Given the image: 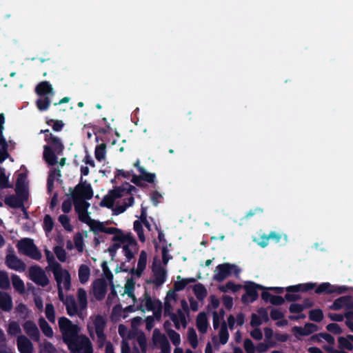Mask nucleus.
Segmentation results:
<instances>
[{"label":"nucleus","mask_w":353,"mask_h":353,"mask_svg":"<svg viewBox=\"0 0 353 353\" xmlns=\"http://www.w3.org/2000/svg\"><path fill=\"white\" fill-rule=\"evenodd\" d=\"M58 323L63 341L71 352H79L81 349H83V353H92L90 340L85 334H78L79 327L77 325L73 324L65 316L59 317Z\"/></svg>","instance_id":"1"},{"label":"nucleus","mask_w":353,"mask_h":353,"mask_svg":"<svg viewBox=\"0 0 353 353\" xmlns=\"http://www.w3.org/2000/svg\"><path fill=\"white\" fill-rule=\"evenodd\" d=\"M137 190H138L137 188L131 185L129 182H125L122 185L116 186L114 189L109 190L101 201L100 205L112 208L116 199L122 198L125 193H132L133 191Z\"/></svg>","instance_id":"2"},{"label":"nucleus","mask_w":353,"mask_h":353,"mask_svg":"<svg viewBox=\"0 0 353 353\" xmlns=\"http://www.w3.org/2000/svg\"><path fill=\"white\" fill-rule=\"evenodd\" d=\"M53 274L57 283L59 299L64 303L65 301L61 283H64L65 290H68L71 286V276L70 272L63 270L59 263H55L53 268Z\"/></svg>","instance_id":"3"},{"label":"nucleus","mask_w":353,"mask_h":353,"mask_svg":"<svg viewBox=\"0 0 353 353\" xmlns=\"http://www.w3.org/2000/svg\"><path fill=\"white\" fill-rule=\"evenodd\" d=\"M16 247L21 254L37 261L41 259V252L34 244L32 239H28V237L21 239L17 243Z\"/></svg>","instance_id":"4"},{"label":"nucleus","mask_w":353,"mask_h":353,"mask_svg":"<svg viewBox=\"0 0 353 353\" xmlns=\"http://www.w3.org/2000/svg\"><path fill=\"white\" fill-rule=\"evenodd\" d=\"M241 272V270L235 263H223L219 264L216 267L214 273L213 274V281L218 283L223 282L225 279L234 274L238 276Z\"/></svg>","instance_id":"5"},{"label":"nucleus","mask_w":353,"mask_h":353,"mask_svg":"<svg viewBox=\"0 0 353 353\" xmlns=\"http://www.w3.org/2000/svg\"><path fill=\"white\" fill-rule=\"evenodd\" d=\"M93 196V191L92 185L88 183L87 181H83L81 177L80 182L75 187L74 191L72 192V198L75 200H90Z\"/></svg>","instance_id":"6"},{"label":"nucleus","mask_w":353,"mask_h":353,"mask_svg":"<svg viewBox=\"0 0 353 353\" xmlns=\"http://www.w3.org/2000/svg\"><path fill=\"white\" fill-rule=\"evenodd\" d=\"M245 291L241 297L243 303H253L259 298L258 290H264L265 287L252 281L245 282L242 286Z\"/></svg>","instance_id":"7"},{"label":"nucleus","mask_w":353,"mask_h":353,"mask_svg":"<svg viewBox=\"0 0 353 353\" xmlns=\"http://www.w3.org/2000/svg\"><path fill=\"white\" fill-rule=\"evenodd\" d=\"M350 290H353V287L346 285H332L330 283H322L319 284L316 289L317 294H345Z\"/></svg>","instance_id":"8"},{"label":"nucleus","mask_w":353,"mask_h":353,"mask_svg":"<svg viewBox=\"0 0 353 353\" xmlns=\"http://www.w3.org/2000/svg\"><path fill=\"white\" fill-rule=\"evenodd\" d=\"M29 274L30 279L37 285L46 287L50 283L46 272L40 266H31L29 269Z\"/></svg>","instance_id":"9"},{"label":"nucleus","mask_w":353,"mask_h":353,"mask_svg":"<svg viewBox=\"0 0 353 353\" xmlns=\"http://www.w3.org/2000/svg\"><path fill=\"white\" fill-rule=\"evenodd\" d=\"M152 271L154 275L155 279L150 280L148 283H154L157 286L163 285L166 281L167 272L162 268L161 264L154 259L152 262Z\"/></svg>","instance_id":"10"},{"label":"nucleus","mask_w":353,"mask_h":353,"mask_svg":"<svg viewBox=\"0 0 353 353\" xmlns=\"http://www.w3.org/2000/svg\"><path fill=\"white\" fill-rule=\"evenodd\" d=\"M329 307L330 310L334 311L353 310V296L346 295L336 299Z\"/></svg>","instance_id":"11"},{"label":"nucleus","mask_w":353,"mask_h":353,"mask_svg":"<svg viewBox=\"0 0 353 353\" xmlns=\"http://www.w3.org/2000/svg\"><path fill=\"white\" fill-rule=\"evenodd\" d=\"M4 123V114L3 113H0V163L3 162L10 157V154L8 151V145L7 141L3 135Z\"/></svg>","instance_id":"12"},{"label":"nucleus","mask_w":353,"mask_h":353,"mask_svg":"<svg viewBox=\"0 0 353 353\" xmlns=\"http://www.w3.org/2000/svg\"><path fill=\"white\" fill-rule=\"evenodd\" d=\"M12 254H7L6 257V264L10 269L19 272H23L26 270V263L19 259L13 253V249L11 248Z\"/></svg>","instance_id":"13"},{"label":"nucleus","mask_w":353,"mask_h":353,"mask_svg":"<svg viewBox=\"0 0 353 353\" xmlns=\"http://www.w3.org/2000/svg\"><path fill=\"white\" fill-rule=\"evenodd\" d=\"M106 322L105 317L101 314H97L93 321L97 336L102 343H103L106 339L105 334H104Z\"/></svg>","instance_id":"14"},{"label":"nucleus","mask_w":353,"mask_h":353,"mask_svg":"<svg viewBox=\"0 0 353 353\" xmlns=\"http://www.w3.org/2000/svg\"><path fill=\"white\" fill-rule=\"evenodd\" d=\"M92 291L95 299L98 301L104 299L107 291V284L103 279H97L92 283Z\"/></svg>","instance_id":"15"},{"label":"nucleus","mask_w":353,"mask_h":353,"mask_svg":"<svg viewBox=\"0 0 353 353\" xmlns=\"http://www.w3.org/2000/svg\"><path fill=\"white\" fill-rule=\"evenodd\" d=\"M23 327L26 334L32 340L39 342L40 340V333L35 322L32 320H27L24 322Z\"/></svg>","instance_id":"16"},{"label":"nucleus","mask_w":353,"mask_h":353,"mask_svg":"<svg viewBox=\"0 0 353 353\" xmlns=\"http://www.w3.org/2000/svg\"><path fill=\"white\" fill-rule=\"evenodd\" d=\"M17 345L18 351L20 353H32L34 351L32 343L24 334H20L18 336Z\"/></svg>","instance_id":"17"},{"label":"nucleus","mask_w":353,"mask_h":353,"mask_svg":"<svg viewBox=\"0 0 353 353\" xmlns=\"http://www.w3.org/2000/svg\"><path fill=\"white\" fill-rule=\"evenodd\" d=\"M35 92L39 97H51L54 94L53 87L48 81L39 82L35 88Z\"/></svg>","instance_id":"18"},{"label":"nucleus","mask_w":353,"mask_h":353,"mask_svg":"<svg viewBox=\"0 0 353 353\" xmlns=\"http://www.w3.org/2000/svg\"><path fill=\"white\" fill-rule=\"evenodd\" d=\"M318 285L315 283H300L294 285H290L286 288V291L289 292H307L316 288Z\"/></svg>","instance_id":"19"},{"label":"nucleus","mask_w":353,"mask_h":353,"mask_svg":"<svg viewBox=\"0 0 353 353\" xmlns=\"http://www.w3.org/2000/svg\"><path fill=\"white\" fill-rule=\"evenodd\" d=\"M147 263V254L145 250H141L140 252L139 258L137 263V270L132 268L131 273L136 274L138 277L141 276L145 269Z\"/></svg>","instance_id":"20"},{"label":"nucleus","mask_w":353,"mask_h":353,"mask_svg":"<svg viewBox=\"0 0 353 353\" xmlns=\"http://www.w3.org/2000/svg\"><path fill=\"white\" fill-rule=\"evenodd\" d=\"M64 305L69 316H72L78 313V305L73 296H67L65 298Z\"/></svg>","instance_id":"21"},{"label":"nucleus","mask_w":353,"mask_h":353,"mask_svg":"<svg viewBox=\"0 0 353 353\" xmlns=\"http://www.w3.org/2000/svg\"><path fill=\"white\" fill-rule=\"evenodd\" d=\"M112 241L119 242L122 243L136 244L135 239L133 237L132 234H124L121 230L119 229V232L114 234L112 237Z\"/></svg>","instance_id":"22"},{"label":"nucleus","mask_w":353,"mask_h":353,"mask_svg":"<svg viewBox=\"0 0 353 353\" xmlns=\"http://www.w3.org/2000/svg\"><path fill=\"white\" fill-rule=\"evenodd\" d=\"M12 307L13 302L10 295L0 291V309L4 312H10Z\"/></svg>","instance_id":"23"},{"label":"nucleus","mask_w":353,"mask_h":353,"mask_svg":"<svg viewBox=\"0 0 353 353\" xmlns=\"http://www.w3.org/2000/svg\"><path fill=\"white\" fill-rule=\"evenodd\" d=\"M56 154L50 145H46L43 146V158L49 165H53L57 163Z\"/></svg>","instance_id":"24"},{"label":"nucleus","mask_w":353,"mask_h":353,"mask_svg":"<svg viewBox=\"0 0 353 353\" xmlns=\"http://www.w3.org/2000/svg\"><path fill=\"white\" fill-rule=\"evenodd\" d=\"M48 143L57 155H61V154L63 153L64 145L60 139L57 137L50 134V140Z\"/></svg>","instance_id":"25"},{"label":"nucleus","mask_w":353,"mask_h":353,"mask_svg":"<svg viewBox=\"0 0 353 353\" xmlns=\"http://www.w3.org/2000/svg\"><path fill=\"white\" fill-rule=\"evenodd\" d=\"M196 326L199 332L205 334L209 326L207 314L203 312H200L196 318Z\"/></svg>","instance_id":"26"},{"label":"nucleus","mask_w":353,"mask_h":353,"mask_svg":"<svg viewBox=\"0 0 353 353\" xmlns=\"http://www.w3.org/2000/svg\"><path fill=\"white\" fill-rule=\"evenodd\" d=\"M11 283H12V287L17 291L20 294H24L26 292V287L23 280L17 274H12L11 276Z\"/></svg>","instance_id":"27"},{"label":"nucleus","mask_w":353,"mask_h":353,"mask_svg":"<svg viewBox=\"0 0 353 353\" xmlns=\"http://www.w3.org/2000/svg\"><path fill=\"white\" fill-rule=\"evenodd\" d=\"M4 203L12 208H23V201L18 198L17 195L10 194L6 196Z\"/></svg>","instance_id":"28"},{"label":"nucleus","mask_w":353,"mask_h":353,"mask_svg":"<svg viewBox=\"0 0 353 353\" xmlns=\"http://www.w3.org/2000/svg\"><path fill=\"white\" fill-rule=\"evenodd\" d=\"M90 269L88 265L81 264L79 268V281L81 284H85L89 281Z\"/></svg>","instance_id":"29"},{"label":"nucleus","mask_w":353,"mask_h":353,"mask_svg":"<svg viewBox=\"0 0 353 353\" xmlns=\"http://www.w3.org/2000/svg\"><path fill=\"white\" fill-rule=\"evenodd\" d=\"M157 302H161L158 299L153 300L148 292L143 294V300L141 303V307L144 305L148 311H152L157 305Z\"/></svg>","instance_id":"30"},{"label":"nucleus","mask_w":353,"mask_h":353,"mask_svg":"<svg viewBox=\"0 0 353 353\" xmlns=\"http://www.w3.org/2000/svg\"><path fill=\"white\" fill-rule=\"evenodd\" d=\"M39 326L43 333V334L48 338H52L53 336V329L46 321V319L41 316L39 318Z\"/></svg>","instance_id":"31"},{"label":"nucleus","mask_w":353,"mask_h":353,"mask_svg":"<svg viewBox=\"0 0 353 353\" xmlns=\"http://www.w3.org/2000/svg\"><path fill=\"white\" fill-rule=\"evenodd\" d=\"M194 294L196 299L199 301H203L208 294V290L201 283H197L193 286Z\"/></svg>","instance_id":"32"},{"label":"nucleus","mask_w":353,"mask_h":353,"mask_svg":"<svg viewBox=\"0 0 353 353\" xmlns=\"http://www.w3.org/2000/svg\"><path fill=\"white\" fill-rule=\"evenodd\" d=\"M51 105L50 97H40L36 101V105L39 111L47 110Z\"/></svg>","instance_id":"33"},{"label":"nucleus","mask_w":353,"mask_h":353,"mask_svg":"<svg viewBox=\"0 0 353 353\" xmlns=\"http://www.w3.org/2000/svg\"><path fill=\"white\" fill-rule=\"evenodd\" d=\"M12 188L13 185L10 183L9 176L6 174L5 168L0 166V190Z\"/></svg>","instance_id":"34"},{"label":"nucleus","mask_w":353,"mask_h":353,"mask_svg":"<svg viewBox=\"0 0 353 353\" xmlns=\"http://www.w3.org/2000/svg\"><path fill=\"white\" fill-rule=\"evenodd\" d=\"M242 288V285L240 284H236L232 281H228L224 285H220L219 289L220 291L223 292H227L229 290L232 291L233 292H236Z\"/></svg>","instance_id":"35"},{"label":"nucleus","mask_w":353,"mask_h":353,"mask_svg":"<svg viewBox=\"0 0 353 353\" xmlns=\"http://www.w3.org/2000/svg\"><path fill=\"white\" fill-rule=\"evenodd\" d=\"M8 334L11 336H15L21 333V328L16 321H11L7 330Z\"/></svg>","instance_id":"36"},{"label":"nucleus","mask_w":353,"mask_h":353,"mask_svg":"<svg viewBox=\"0 0 353 353\" xmlns=\"http://www.w3.org/2000/svg\"><path fill=\"white\" fill-rule=\"evenodd\" d=\"M77 299L81 308H85L88 305L87 292L83 288L77 289Z\"/></svg>","instance_id":"37"},{"label":"nucleus","mask_w":353,"mask_h":353,"mask_svg":"<svg viewBox=\"0 0 353 353\" xmlns=\"http://www.w3.org/2000/svg\"><path fill=\"white\" fill-rule=\"evenodd\" d=\"M10 288V280L6 272L0 270V288L8 290Z\"/></svg>","instance_id":"38"},{"label":"nucleus","mask_w":353,"mask_h":353,"mask_svg":"<svg viewBox=\"0 0 353 353\" xmlns=\"http://www.w3.org/2000/svg\"><path fill=\"white\" fill-rule=\"evenodd\" d=\"M308 317L310 320L320 322L323 319V312L321 309H314L309 312Z\"/></svg>","instance_id":"39"},{"label":"nucleus","mask_w":353,"mask_h":353,"mask_svg":"<svg viewBox=\"0 0 353 353\" xmlns=\"http://www.w3.org/2000/svg\"><path fill=\"white\" fill-rule=\"evenodd\" d=\"M339 342V347L341 350L346 349L348 351H352L353 350V344L351 343L350 339H347V335L346 337L341 336L338 339Z\"/></svg>","instance_id":"40"},{"label":"nucleus","mask_w":353,"mask_h":353,"mask_svg":"<svg viewBox=\"0 0 353 353\" xmlns=\"http://www.w3.org/2000/svg\"><path fill=\"white\" fill-rule=\"evenodd\" d=\"M152 339L154 343H159L160 345L168 341L164 334L160 332L158 329H155L153 332Z\"/></svg>","instance_id":"41"},{"label":"nucleus","mask_w":353,"mask_h":353,"mask_svg":"<svg viewBox=\"0 0 353 353\" xmlns=\"http://www.w3.org/2000/svg\"><path fill=\"white\" fill-rule=\"evenodd\" d=\"M188 339L193 348L198 346V336L196 330L193 327H190L188 330Z\"/></svg>","instance_id":"42"},{"label":"nucleus","mask_w":353,"mask_h":353,"mask_svg":"<svg viewBox=\"0 0 353 353\" xmlns=\"http://www.w3.org/2000/svg\"><path fill=\"white\" fill-rule=\"evenodd\" d=\"M105 144L97 145L94 150V157L98 161H102L105 159Z\"/></svg>","instance_id":"43"},{"label":"nucleus","mask_w":353,"mask_h":353,"mask_svg":"<svg viewBox=\"0 0 353 353\" xmlns=\"http://www.w3.org/2000/svg\"><path fill=\"white\" fill-rule=\"evenodd\" d=\"M73 201H74L75 210H76V212L77 214L82 212H85L86 210L88 209V208L90 206V203H88L87 201H85V200L73 199Z\"/></svg>","instance_id":"44"},{"label":"nucleus","mask_w":353,"mask_h":353,"mask_svg":"<svg viewBox=\"0 0 353 353\" xmlns=\"http://www.w3.org/2000/svg\"><path fill=\"white\" fill-rule=\"evenodd\" d=\"M55 347L51 342L45 341L39 345V353H56Z\"/></svg>","instance_id":"45"},{"label":"nucleus","mask_w":353,"mask_h":353,"mask_svg":"<svg viewBox=\"0 0 353 353\" xmlns=\"http://www.w3.org/2000/svg\"><path fill=\"white\" fill-rule=\"evenodd\" d=\"M54 221L50 214L45 215L43 222V229L46 232H50L53 230Z\"/></svg>","instance_id":"46"},{"label":"nucleus","mask_w":353,"mask_h":353,"mask_svg":"<svg viewBox=\"0 0 353 353\" xmlns=\"http://www.w3.org/2000/svg\"><path fill=\"white\" fill-rule=\"evenodd\" d=\"M220 342L221 344L227 343L229 339V333L227 329V325L224 321L222 323L220 332H219Z\"/></svg>","instance_id":"47"},{"label":"nucleus","mask_w":353,"mask_h":353,"mask_svg":"<svg viewBox=\"0 0 353 353\" xmlns=\"http://www.w3.org/2000/svg\"><path fill=\"white\" fill-rule=\"evenodd\" d=\"M90 227V230L94 234H97L99 232H103L104 231V223L97 220H92Z\"/></svg>","instance_id":"48"},{"label":"nucleus","mask_w":353,"mask_h":353,"mask_svg":"<svg viewBox=\"0 0 353 353\" xmlns=\"http://www.w3.org/2000/svg\"><path fill=\"white\" fill-rule=\"evenodd\" d=\"M46 318L52 323L55 321L54 309L52 303H46Z\"/></svg>","instance_id":"49"},{"label":"nucleus","mask_w":353,"mask_h":353,"mask_svg":"<svg viewBox=\"0 0 353 353\" xmlns=\"http://www.w3.org/2000/svg\"><path fill=\"white\" fill-rule=\"evenodd\" d=\"M167 333L173 345L177 346L181 343V341L179 333L176 332L174 330H167Z\"/></svg>","instance_id":"50"},{"label":"nucleus","mask_w":353,"mask_h":353,"mask_svg":"<svg viewBox=\"0 0 353 353\" xmlns=\"http://www.w3.org/2000/svg\"><path fill=\"white\" fill-rule=\"evenodd\" d=\"M59 221L62 225V226L65 228V230L68 232L72 231V226L70 223V219L65 214H61L59 216Z\"/></svg>","instance_id":"51"},{"label":"nucleus","mask_w":353,"mask_h":353,"mask_svg":"<svg viewBox=\"0 0 353 353\" xmlns=\"http://www.w3.org/2000/svg\"><path fill=\"white\" fill-rule=\"evenodd\" d=\"M140 174L143 176V181L148 183H154L156 179L154 173H149L145 171V168H140Z\"/></svg>","instance_id":"52"},{"label":"nucleus","mask_w":353,"mask_h":353,"mask_svg":"<svg viewBox=\"0 0 353 353\" xmlns=\"http://www.w3.org/2000/svg\"><path fill=\"white\" fill-rule=\"evenodd\" d=\"M177 281L173 285V289L174 291H182L185 289L187 285L185 283V279L181 278L180 275L177 276Z\"/></svg>","instance_id":"53"},{"label":"nucleus","mask_w":353,"mask_h":353,"mask_svg":"<svg viewBox=\"0 0 353 353\" xmlns=\"http://www.w3.org/2000/svg\"><path fill=\"white\" fill-rule=\"evenodd\" d=\"M54 252L57 259L61 261L65 262L66 259V252L64 248L61 246H55L54 248Z\"/></svg>","instance_id":"54"},{"label":"nucleus","mask_w":353,"mask_h":353,"mask_svg":"<svg viewBox=\"0 0 353 353\" xmlns=\"http://www.w3.org/2000/svg\"><path fill=\"white\" fill-rule=\"evenodd\" d=\"M131 245L135 246V245H137V243L136 244L126 243V244L123 245L122 247L123 254L126 257L127 261L128 262H130V260L134 258V254L132 253V251L130 248Z\"/></svg>","instance_id":"55"},{"label":"nucleus","mask_w":353,"mask_h":353,"mask_svg":"<svg viewBox=\"0 0 353 353\" xmlns=\"http://www.w3.org/2000/svg\"><path fill=\"white\" fill-rule=\"evenodd\" d=\"M134 282L131 279L130 280H128L126 284L125 285V292L129 297L134 298Z\"/></svg>","instance_id":"56"},{"label":"nucleus","mask_w":353,"mask_h":353,"mask_svg":"<svg viewBox=\"0 0 353 353\" xmlns=\"http://www.w3.org/2000/svg\"><path fill=\"white\" fill-rule=\"evenodd\" d=\"M101 268L103 271V275L105 276L106 279L112 283L113 279V274L112 272L110 270L108 266V263L105 261H103L101 263Z\"/></svg>","instance_id":"57"},{"label":"nucleus","mask_w":353,"mask_h":353,"mask_svg":"<svg viewBox=\"0 0 353 353\" xmlns=\"http://www.w3.org/2000/svg\"><path fill=\"white\" fill-rule=\"evenodd\" d=\"M51 123H53L52 124V130L54 132H60L63 130V128L64 126V123L61 120H54L50 119L47 121V123L48 125H51Z\"/></svg>","instance_id":"58"},{"label":"nucleus","mask_w":353,"mask_h":353,"mask_svg":"<svg viewBox=\"0 0 353 353\" xmlns=\"http://www.w3.org/2000/svg\"><path fill=\"white\" fill-rule=\"evenodd\" d=\"M16 195L19 199L23 201L24 204L25 201L28 200V192L26 188H19V190L15 189Z\"/></svg>","instance_id":"59"},{"label":"nucleus","mask_w":353,"mask_h":353,"mask_svg":"<svg viewBox=\"0 0 353 353\" xmlns=\"http://www.w3.org/2000/svg\"><path fill=\"white\" fill-rule=\"evenodd\" d=\"M137 342L139 344L141 351L143 353H145L146 347H147V341L145 339V334L144 332H141L137 337Z\"/></svg>","instance_id":"60"},{"label":"nucleus","mask_w":353,"mask_h":353,"mask_svg":"<svg viewBox=\"0 0 353 353\" xmlns=\"http://www.w3.org/2000/svg\"><path fill=\"white\" fill-rule=\"evenodd\" d=\"M75 246L79 252H82L83 250V236L81 233H77L74 238Z\"/></svg>","instance_id":"61"},{"label":"nucleus","mask_w":353,"mask_h":353,"mask_svg":"<svg viewBox=\"0 0 353 353\" xmlns=\"http://www.w3.org/2000/svg\"><path fill=\"white\" fill-rule=\"evenodd\" d=\"M276 345V343L273 341H269L268 344L264 343H260L256 346V351L259 353H264L267 351L269 347H274Z\"/></svg>","instance_id":"62"},{"label":"nucleus","mask_w":353,"mask_h":353,"mask_svg":"<svg viewBox=\"0 0 353 353\" xmlns=\"http://www.w3.org/2000/svg\"><path fill=\"white\" fill-rule=\"evenodd\" d=\"M326 329L333 334H342L343 329L336 323H330L327 325Z\"/></svg>","instance_id":"63"},{"label":"nucleus","mask_w":353,"mask_h":353,"mask_svg":"<svg viewBox=\"0 0 353 353\" xmlns=\"http://www.w3.org/2000/svg\"><path fill=\"white\" fill-rule=\"evenodd\" d=\"M243 345L247 353H254L255 347L250 339H245Z\"/></svg>","instance_id":"64"}]
</instances>
